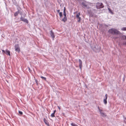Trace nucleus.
I'll use <instances>...</instances> for the list:
<instances>
[{
	"instance_id": "obj_1",
	"label": "nucleus",
	"mask_w": 126,
	"mask_h": 126,
	"mask_svg": "<svg viewBox=\"0 0 126 126\" xmlns=\"http://www.w3.org/2000/svg\"><path fill=\"white\" fill-rule=\"evenodd\" d=\"M2 51L3 54H4V53H5L7 55H9V56L10 55V51L8 49H6L5 51L3 50H2Z\"/></svg>"
},
{
	"instance_id": "obj_2",
	"label": "nucleus",
	"mask_w": 126,
	"mask_h": 126,
	"mask_svg": "<svg viewBox=\"0 0 126 126\" xmlns=\"http://www.w3.org/2000/svg\"><path fill=\"white\" fill-rule=\"evenodd\" d=\"M103 6L102 5V4L101 3H97L96 6L97 9H99L103 7Z\"/></svg>"
},
{
	"instance_id": "obj_3",
	"label": "nucleus",
	"mask_w": 126,
	"mask_h": 126,
	"mask_svg": "<svg viewBox=\"0 0 126 126\" xmlns=\"http://www.w3.org/2000/svg\"><path fill=\"white\" fill-rule=\"evenodd\" d=\"M15 50L16 51H17L19 52L20 51V50L19 48V47L18 45H16L15 46Z\"/></svg>"
},
{
	"instance_id": "obj_4",
	"label": "nucleus",
	"mask_w": 126,
	"mask_h": 126,
	"mask_svg": "<svg viewBox=\"0 0 126 126\" xmlns=\"http://www.w3.org/2000/svg\"><path fill=\"white\" fill-rule=\"evenodd\" d=\"M108 95L107 94H106L105 95V97H104L103 100V102L106 105L107 103V101Z\"/></svg>"
},
{
	"instance_id": "obj_5",
	"label": "nucleus",
	"mask_w": 126,
	"mask_h": 126,
	"mask_svg": "<svg viewBox=\"0 0 126 126\" xmlns=\"http://www.w3.org/2000/svg\"><path fill=\"white\" fill-rule=\"evenodd\" d=\"M80 15V13H79L78 14H77L76 15V18H77V19H78V22H79L80 21V20L81 19V18L79 17V16Z\"/></svg>"
},
{
	"instance_id": "obj_6",
	"label": "nucleus",
	"mask_w": 126,
	"mask_h": 126,
	"mask_svg": "<svg viewBox=\"0 0 126 126\" xmlns=\"http://www.w3.org/2000/svg\"><path fill=\"white\" fill-rule=\"evenodd\" d=\"M20 19L22 21H23L24 22H26L27 23H28V20L27 19L21 17V18Z\"/></svg>"
},
{
	"instance_id": "obj_7",
	"label": "nucleus",
	"mask_w": 126,
	"mask_h": 126,
	"mask_svg": "<svg viewBox=\"0 0 126 126\" xmlns=\"http://www.w3.org/2000/svg\"><path fill=\"white\" fill-rule=\"evenodd\" d=\"M79 67L81 69L82 66V61L80 59H79Z\"/></svg>"
},
{
	"instance_id": "obj_8",
	"label": "nucleus",
	"mask_w": 126,
	"mask_h": 126,
	"mask_svg": "<svg viewBox=\"0 0 126 126\" xmlns=\"http://www.w3.org/2000/svg\"><path fill=\"white\" fill-rule=\"evenodd\" d=\"M51 36L53 38V40H54V38H55V35L53 32H51L50 33Z\"/></svg>"
},
{
	"instance_id": "obj_9",
	"label": "nucleus",
	"mask_w": 126,
	"mask_h": 126,
	"mask_svg": "<svg viewBox=\"0 0 126 126\" xmlns=\"http://www.w3.org/2000/svg\"><path fill=\"white\" fill-rule=\"evenodd\" d=\"M109 32H119L117 31V30L114 28H112L110 30Z\"/></svg>"
},
{
	"instance_id": "obj_10",
	"label": "nucleus",
	"mask_w": 126,
	"mask_h": 126,
	"mask_svg": "<svg viewBox=\"0 0 126 126\" xmlns=\"http://www.w3.org/2000/svg\"><path fill=\"white\" fill-rule=\"evenodd\" d=\"M100 114L103 117H105L106 116V114L103 112Z\"/></svg>"
},
{
	"instance_id": "obj_11",
	"label": "nucleus",
	"mask_w": 126,
	"mask_h": 126,
	"mask_svg": "<svg viewBox=\"0 0 126 126\" xmlns=\"http://www.w3.org/2000/svg\"><path fill=\"white\" fill-rule=\"evenodd\" d=\"M98 108L100 113L101 114L103 112V110H102L100 109L98 106Z\"/></svg>"
},
{
	"instance_id": "obj_12",
	"label": "nucleus",
	"mask_w": 126,
	"mask_h": 126,
	"mask_svg": "<svg viewBox=\"0 0 126 126\" xmlns=\"http://www.w3.org/2000/svg\"><path fill=\"white\" fill-rule=\"evenodd\" d=\"M108 9L109 11V12L110 13H111L112 14H113V12H112V11L111 9L110 8H108Z\"/></svg>"
},
{
	"instance_id": "obj_13",
	"label": "nucleus",
	"mask_w": 126,
	"mask_h": 126,
	"mask_svg": "<svg viewBox=\"0 0 126 126\" xmlns=\"http://www.w3.org/2000/svg\"><path fill=\"white\" fill-rule=\"evenodd\" d=\"M62 20L64 22H65L67 20L66 17H64L63 18Z\"/></svg>"
},
{
	"instance_id": "obj_14",
	"label": "nucleus",
	"mask_w": 126,
	"mask_h": 126,
	"mask_svg": "<svg viewBox=\"0 0 126 126\" xmlns=\"http://www.w3.org/2000/svg\"><path fill=\"white\" fill-rule=\"evenodd\" d=\"M19 13V11H17L14 14V15L15 16H17Z\"/></svg>"
},
{
	"instance_id": "obj_15",
	"label": "nucleus",
	"mask_w": 126,
	"mask_h": 126,
	"mask_svg": "<svg viewBox=\"0 0 126 126\" xmlns=\"http://www.w3.org/2000/svg\"><path fill=\"white\" fill-rule=\"evenodd\" d=\"M121 30L122 31H126V27H123L122 28Z\"/></svg>"
},
{
	"instance_id": "obj_16",
	"label": "nucleus",
	"mask_w": 126,
	"mask_h": 126,
	"mask_svg": "<svg viewBox=\"0 0 126 126\" xmlns=\"http://www.w3.org/2000/svg\"><path fill=\"white\" fill-rule=\"evenodd\" d=\"M59 16H60V17H61L62 16V12H60L59 13Z\"/></svg>"
},
{
	"instance_id": "obj_17",
	"label": "nucleus",
	"mask_w": 126,
	"mask_h": 126,
	"mask_svg": "<svg viewBox=\"0 0 126 126\" xmlns=\"http://www.w3.org/2000/svg\"><path fill=\"white\" fill-rule=\"evenodd\" d=\"M51 116L52 117H54L55 116V114L53 113H52L51 115Z\"/></svg>"
},
{
	"instance_id": "obj_18",
	"label": "nucleus",
	"mask_w": 126,
	"mask_h": 126,
	"mask_svg": "<svg viewBox=\"0 0 126 126\" xmlns=\"http://www.w3.org/2000/svg\"><path fill=\"white\" fill-rule=\"evenodd\" d=\"M82 5L84 6V7H87V5L86 4L84 3H82Z\"/></svg>"
},
{
	"instance_id": "obj_19",
	"label": "nucleus",
	"mask_w": 126,
	"mask_h": 126,
	"mask_svg": "<svg viewBox=\"0 0 126 126\" xmlns=\"http://www.w3.org/2000/svg\"><path fill=\"white\" fill-rule=\"evenodd\" d=\"M41 78H42V79H43L45 80H46V78L45 77H43L42 76H41Z\"/></svg>"
},
{
	"instance_id": "obj_20",
	"label": "nucleus",
	"mask_w": 126,
	"mask_h": 126,
	"mask_svg": "<svg viewBox=\"0 0 126 126\" xmlns=\"http://www.w3.org/2000/svg\"><path fill=\"white\" fill-rule=\"evenodd\" d=\"M76 125V124H75L74 123H72L71 124V125L72 126H75Z\"/></svg>"
},
{
	"instance_id": "obj_21",
	"label": "nucleus",
	"mask_w": 126,
	"mask_h": 126,
	"mask_svg": "<svg viewBox=\"0 0 126 126\" xmlns=\"http://www.w3.org/2000/svg\"><path fill=\"white\" fill-rule=\"evenodd\" d=\"M122 37L123 39H126V36H122Z\"/></svg>"
},
{
	"instance_id": "obj_22",
	"label": "nucleus",
	"mask_w": 126,
	"mask_h": 126,
	"mask_svg": "<svg viewBox=\"0 0 126 126\" xmlns=\"http://www.w3.org/2000/svg\"><path fill=\"white\" fill-rule=\"evenodd\" d=\"M66 14L65 12H63V15L64 16V17H66Z\"/></svg>"
},
{
	"instance_id": "obj_23",
	"label": "nucleus",
	"mask_w": 126,
	"mask_h": 126,
	"mask_svg": "<svg viewBox=\"0 0 126 126\" xmlns=\"http://www.w3.org/2000/svg\"><path fill=\"white\" fill-rule=\"evenodd\" d=\"M18 112L21 115L23 113L22 112L20 111H19Z\"/></svg>"
},
{
	"instance_id": "obj_24",
	"label": "nucleus",
	"mask_w": 126,
	"mask_h": 126,
	"mask_svg": "<svg viewBox=\"0 0 126 126\" xmlns=\"http://www.w3.org/2000/svg\"><path fill=\"white\" fill-rule=\"evenodd\" d=\"M60 10H57V12H58V13H59V12H60Z\"/></svg>"
},
{
	"instance_id": "obj_25",
	"label": "nucleus",
	"mask_w": 126,
	"mask_h": 126,
	"mask_svg": "<svg viewBox=\"0 0 126 126\" xmlns=\"http://www.w3.org/2000/svg\"><path fill=\"white\" fill-rule=\"evenodd\" d=\"M56 111V110H54V111L53 113L55 114Z\"/></svg>"
},
{
	"instance_id": "obj_26",
	"label": "nucleus",
	"mask_w": 126,
	"mask_h": 126,
	"mask_svg": "<svg viewBox=\"0 0 126 126\" xmlns=\"http://www.w3.org/2000/svg\"><path fill=\"white\" fill-rule=\"evenodd\" d=\"M114 32V34H117V32Z\"/></svg>"
},
{
	"instance_id": "obj_27",
	"label": "nucleus",
	"mask_w": 126,
	"mask_h": 126,
	"mask_svg": "<svg viewBox=\"0 0 126 126\" xmlns=\"http://www.w3.org/2000/svg\"><path fill=\"white\" fill-rule=\"evenodd\" d=\"M57 107H58V109H59V110H60V109H60V107L59 106H58Z\"/></svg>"
},
{
	"instance_id": "obj_28",
	"label": "nucleus",
	"mask_w": 126,
	"mask_h": 126,
	"mask_svg": "<svg viewBox=\"0 0 126 126\" xmlns=\"http://www.w3.org/2000/svg\"><path fill=\"white\" fill-rule=\"evenodd\" d=\"M65 9L64 8V10H63V12H65Z\"/></svg>"
},
{
	"instance_id": "obj_29",
	"label": "nucleus",
	"mask_w": 126,
	"mask_h": 126,
	"mask_svg": "<svg viewBox=\"0 0 126 126\" xmlns=\"http://www.w3.org/2000/svg\"><path fill=\"white\" fill-rule=\"evenodd\" d=\"M75 126H78V125H77V124H76Z\"/></svg>"
},
{
	"instance_id": "obj_30",
	"label": "nucleus",
	"mask_w": 126,
	"mask_h": 126,
	"mask_svg": "<svg viewBox=\"0 0 126 126\" xmlns=\"http://www.w3.org/2000/svg\"><path fill=\"white\" fill-rule=\"evenodd\" d=\"M35 81H36V82L37 80L36 79H35Z\"/></svg>"
},
{
	"instance_id": "obj_31",
	"label": "nucleus",
	"mask_w": 126,
	"mask_h": 126,
	"mask_svg": "<svg viewBox=\"0 0 126 126\" xmlns=\"http://www.w3.org/2000/svg\"><path fill=\"white\" fill-rule=\"evenodd\" d=\"M111 32V33H112V32Z\"/></svg>"
},
{
	"instance_id": "obj_32",
	"label": "nucleus",
	"mask_w": 126,
	"mask_h": 126,
	"mask_svg": "<svg viewBox=\"0 0 126 126\" xmlns=\"http://www.w3.org/2000/svg\"><path fill=\"white\" fill-rule=\"evenodd\" d=\"M125 44L126 45V42L125 43Z\"/></svg>"
}]
</instances>
